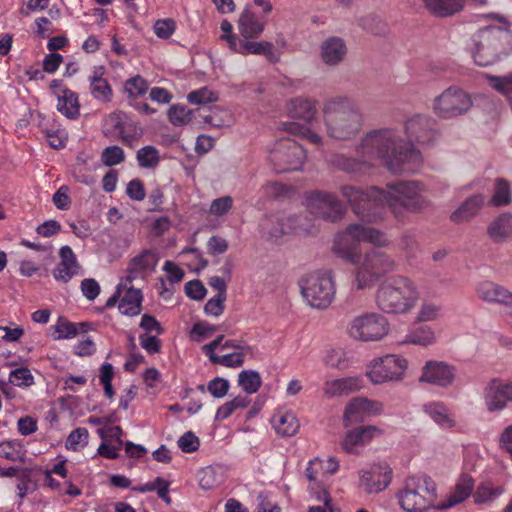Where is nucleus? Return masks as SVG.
Masks as SVG:
<instances>
[{
    "instance_id": "1",
    "label": "nucleus",
    "mask_w": 512,
    "mask_h": 512,
    "mask_svg": "<svg viewBox=\"0 0 512 512\" xmlns=\"http://www.w3.org/2000/svg\"><path fill=\"white\" fill-rule=\"evenodd\" d=\"M422 162L421 152L406 144L399 132L392 128L365 133L355 147V156L335 153L329 159L332 168L355 176L370 175L378 163L395 174L415 173Z\"/></svg>"
},
{
    "instance_id": "2",
    "label": "nucleus",
    "mask_w": 512,
    "mask_h": 512,
    "mask_svg": "<svg viewBox=\"0 0 512 512\" xmlns=\"http://www.w3.org/2000/svg\"><path fill=\"white\" fill-rule=\"evenodd\" d=\"M424 191V185L413 180L387 183L386 189L377 186L367 189L353 185L340 187V193L351 206L353 213L367 223L382 220L387 208L399 220L403 219L402 210H422L428 205Z\"/></svg>"
},
{
    "instance_id": "3",
    "label": "nucleus",
    "mask_w": 512,
    "mask_h": 512,
    "mask_svg": "<svg viewBox=\"0 0 512 512\" xmlns=\"http://www.w3.org/2000/svg\"><path fill=\"white\" fill-rule=\"evenodd\" d=\"M326 133L337 140H350L362 129L363 115L355 102L346 96L333 97L323 105Z\"/></svg>"
},
{
    "instance_id": "4",
    "label": "nucleus",
    "mask_w": 512,
    "mask_h": 512,
    "mask_svg": "<svg viewBox=\"0 0 512 512\" xmlns=\"http://www.w3.org/2000/svg\"><path fill=\"white\" fill-rule=\"evenodd\" d=\"M419 299L414 281L402 275L386 279L376 293L378 308L388 314H406L417 306Z\"/></svg>"
},
{
    "instance_id": "5",
    "label": "nucleus",
    "mask_w": 512,
    "mask_h": 512,
    "mask_svg": "<svg viewBox=\"0 0 512 512\" xmlns=\"http://www.w3.org/2000/svg\"><path fill=\"white\" fill-rule=\"evenodd\" d=\"M396 498L406 512H425L431 508L437 510L436 483L427 475L408 476Z\"/></svg>"
},
{
    "instance_id": "6",
    "label": "nucleus",
    "mask_w": 512,
    "mask_h": 512,
    "mask_svg": "<svg viewBox=\"0 0 512 512\" xmlns=\"http://www.w3.org/2000/svg\"><path fill=\"white\" fill-rule=\"evenodd\" d=\"M511 34L499 26L481 28L473 36V59L479 66L498 62L511 50Z\"/></svg>"
},
{
    "instance_id": "7",
    "label": "nucleus",
    "mask_w": 512,
    "mask_h": 512,
    "mask_svg": "<svg viewBox=\"0 0 512 512\" xmlns=\"http://www.w3.org/2000/svg\"><path fill=\"white\" fill-rule=\"evenodd\" d=\"M301 293L313 308L326 309L335 298V281L330 270H318L301 280Z\"/></svg>"
},
{
    "instance_id": "8",
    "label": "nucleus",
    "mask_w": 512,
    "mask_h": 512,
    "mask_svg": "<svg viewBox=\"0 0 512 512\" xmlns=\"http://www.w3.org/2000/svg\"><path fill=\"white\" fill-rule=\"evenodd\" d=\"M356 283L358 289L372 285L379 278L394 272L397 268L395 259L386 252L371 249L367 251L362 261L357 264Z\"/></svg>"
},
{
    "instance_id": "9",
    "label": "nucleus",
    "mask_w": 512,
    "mask_h": 512,
    "mask_svg": "<svg viewBox=\"0 0 512 512\" xmlns=\"http://www.w3.org/2000/svg\"><path fill=\"white\" fill-rule=\"evenodd\" d=\"M472 106L471 94L458 86H449L437 95L431 104L433 113L444 120L463 116L470 111Z\"/></svg>"
},
{
    "instance_id": "10",
    "label": "nucleus",
    "mask_w": 512,
    "mask_h": 512,
    "mask_svg": "<svg viewBox=\"0 0 512 512\" xmlns=\"http://www.w3.org/2000/svg\"><path fill=\"white\" fill-rule=\"evenodd\" d=\"M305 159V149L291 138L277 140L269 151V160L277 173L300 170Z\"/></svg>"
},
{
    "instance_id": "11",
    "label": "nucleus",
    "mask_w": 512,
    "mask_h": 512,
    "mask_svg": "<svg viewBox=\"0 0 512 512\" xmlns=\"http://www.w3.org/2000/svg\"><path fill=\"white\" fill-rule=\"evenodd\" d=\"M262 230L271 239H279L285 234H310L313 224L307 213L290 215L287 217L270 216L261 223Z\"/></svg>"
},
{
    "instance_id": "12",
    "label": "nucleus",
    "mask_w": 512,
    "mask_h": 512,
    "mask_svg": "<svg viewBox=\"0 0 512 512\" xmlns=\"http://www.w3.org/2000/svg\"><path fill=\"white\" fill-rule=\"evenodd\" d=\"M304 202L310 214L332 222L341 220L346 212L345 205L334 193L328 191L306 192Z\"/></svg>"
},
{
    "instance_id": "13",
    "label": "nucleus",
    "mask_w": 512,
    "mask_h": 512,
    "mask_svg": "<svg viewBox=\"0 0 512 512\" xmlns=\"http://www.w3.org/2000/svg\"><path fill=\"white\" fill-rule=\"evenodd\" d=\"M104 133L120 140L127 147L134 148L138 145L143 135L142 128L123 112L111 113L104 125Z\"/></svg>"
},
{
    "instance_id": "14",
    "label": "nucleus",
    "mask_w": 512,
    "mask_h": 512,
    "mask_svg": "<svg viewBox=\"0 0 512 512\" xmlns=\"http://www.w3.org/2000/svg\"><path fill=\"white\" fill-rule=\"evenodd\" d=\"M389 322L379 313H366L355 317L349 327V335L361 341H378L387 335Z\"/></svg>"
},
{
    "instance_id": "15",
    "label": "nucleus",
    "mask_w": 512,
    "mask_h": 512,
    "mask_svg": "<svg viewBox=\"0 0 512 512\" xmlns=\"http://www.w3.org/2000/svg\"><path fill=\"white\" fill-rule=\"evenodd\" d=\"M407 367L408 363L405 358L387 354L373 359L367 368L366 375L374 384L398 381L402 379Z\"/></svg>"
},
{
    "instance_id": "16",
    "label": "nucleus",
    "mask_w": 512,
    "mask_h": 512,
    "mask_svg": "<svg viewBox=\"0 0 512 512\" xmlns=\"http://www.w3.org/2000/svg\"><path fill=\"white\" fill-rule=\"evenodd\" d=\"M404 128L408 139L407 144L412 147H414L413 142L420 146L433 145L440 136L437 121L429 115L411 116L406 120Z\"/></svg>"
},
{
    "instance_id": "17",
    "label": "nucleus",
    "mask_w": 512,
    "mask_h": 512,
    "mask_svg": "<svg viewBox=\"0 0 512 512\" xmlns=\"http://www.w3.org/2000/svg\"><path fill=\"white\" fill-rule=\"evenodd\" d=\"M392 479L393 470L386 462H379L359 471V486L367 494H377L386 490Z\"/></svg>"
},
{
    "instance_id": "18",
    "label": "nucleus",
    "mask_w": 512,
    "mask_h": 512,
    "mask_svg": "<svg viewBox=\"0 0 512 512\" xmlns=\"http://www.w3.org/2000/svg\"><path fill=\"white\" fill-rule=\"evenodd\" d=\"M158 262L159 254L156 249L142 250L128 261L123 285L127 287L134 280H145L155 271Z\"/></svg>"
},
{
    "instance_id": "19",
    "label": "nucleus",
    "mask_w": 512,
    "mask_h": 512,
    "mask_svg": "<svg viewBox=\"0 0 512 512\" xmlns=\"http://www.w3.org/2000/svg\"><path fill=\"white\" fill-rule=\"evenodd\" d=\"M359 228L350 224L343 232L337 234L333 243V251L347 262L357 265L361 260Z\"/></svg>"
},
{
    "instance_id": "20",
    "label": "nucleus",
    "mask_w": 512,
    "mask_h": 512,
    "mask_svg": "<svg viewBox=\"0 0 512 512\" xmlns=\"http://www.w3.org/2000/svg\"><path fill=\"white\" fill-rule=\"evenodd\" d=\"M484 402L489 412L504 410L512 402V380L492 379L485 388Z\"/></svg>"
},
{
    "instance_id": "21",
    "label": "nucleus",
    "mask_w": 512,
    "mask_h": 512,
    "mask_svg": "<svg viewBox=\"0 0 512 512\" xmlns=\"http://www.w3.org/2000/svg\"><path fill=\"white\" fill-rule=\"evenodd\" d=\"M382 410L383 404L381 402L357 397L346 406L344 421L346 425L363 422L369 416L380 414Z\"/></svg>"
},
{
    "instance_id": "22",
    "label": "nucleus",
    "mask_w": 512,
    "mask_h": 512,
    "mask_svg": "<svg viewBox=\"0 0 512 512\" xmlns=\"http://www.w3.org/2000/svg\"><path fill=\"white\" fill-rule=\"evenodd\" d=\"M456 369L442 361H428L423 367L420 381L439 387L450 386L455 379Z\"/></svg>"
},
{
    "instance_id": "23",
    "label": "nucleus",
    "mask_w": 512,
    "mask_h": 512,
    "mask_svg": "<svg viewBox=\"0 0 512 512\" xmlns=\"http://www.w3.org/2000/svg\"><path fill=\"white\" fill-rule=\"evenodd\" d=\"M60 261L52 270L53 278L62 283H68L74 276L78 275L81 270L76 254L68 245L59 249Z\"/></svg>"
},
{
    "instance_id": "24",
    "label": "nucleus",
    "mask_w": 512,
    "mask_h": 512,
    "mask_svg": "<svg viewBox=\"0 0 512 512\" xmlns=\"http://www.w3.org/2000/svg\"><path fill=\"white\" fill-rule=\"evenodd\" d=\"M478 296L490 303H499L507 314L512 316V293L492 281H484L477 287Z\"/></svg>"
},
{
    "instance_id": "25",
    "label": "nucleus",
    "mask_w": 512,
    "mask_h": 512,
    "mask_svg": "<svg viewBox=\"0 0 512 512\" xmlns=\"http://www.w3.org/2000/svg\"><path fill=\"white\" fill-rule=\"evenodd\" d=\"M105 68L96 66L88 76L89 92L91 96L100 103H109L113 98V90L106 78Z\"/></svg>"
},
{
    "instance_id": "26",
    "label": "nucleus",
    "mask_w": 512,
    "mask_h": 512,
    "mask_svg": "<svg viewBox=\"0 0 512 512\" xmlns=\"http://www.w3.org/2000/svg\"><path fill=\"white\" fill-rule=\"evenodd\" d=\"M267 24V17L245 8L239 18L238 28L245 39H254L261 35Z\"/></svg>"
},
{
    "instance_id": "27",
    "label": "nucleus",
    "mask_w": 512,
    "mask_h": 512,
    "mask_svg": "<svg viewBox=\"0 0 512 512\" xmlns=\"http://www.w3.org/2000/svg\"><path fill=\"white\" fill-rule=\"evenodd\" d=\"M475 481L469 474L460 475L454 490L450 493L446 501L437 505V510H446L465 501L472 493Z\"/></svg>"
},
{
    "instance_id": "28",
    "label": "nucleus",
    "mask_w": 512,
    "mask_h": 512,
    "mask_svg": "<svg viewBox=\"0 0 512 512\" xmlns=\"http://www.w3.org/2000/svg\"><path fill=\"white\" fill-rule=\"evenodd\" d=\"M320 51L325 64L336 66L344 60L347 54V46L342 38L332 36L323 41Z\"/></svg>"
},
{
    "instance_id": "29",
    "label": "nucleus",
    "mask_w": 512,
    "mask_h": 512,
    "mask_svg": "<svg viewBox=\"0 0 512 512\" xmlns=\"http://www.w3.org/2000/svg\"><path fill=\"white\" fill-rule=\"evenodd\" d=\"M363 387V379L359 376L345 377L325 382L323 391L328 397L348 395Z\"/></svg>"
},
{
    "instance_id": "30",
    "label": "nucleus",
    "mask_w": 512,
    "mask_h": 512,
    "mask_svg": "<svg viewBox=\"0 0 512 512\" xmlns=\"http://www.w3.org/2000/svg\"><path fill=\"white\" fill-rule=\"evenodd\" d=\"M224 37L227 39L228 47L233 52L243 55H263L264 52L269 51L271 46V42L248 41V39L242 40L237 35H225Z\"/></svg>"
},
{
    "instance_id": "31",
    "label": "nucleus",
    "mask_w": 512,
    "mask_h": 512,
    "mask_svg": "<svg viewBox=\"0 0 512 512\" xmlns=\"http://www.w3.org/2000/svg\"><path fill=\"white\" fill-rule=\"evenodd\" d=\"M316 105L317 102L314 99L296 97L288 102L287 112L292 118H298L306 122H310L316 115Z\"/></svg>"
},
{
    "instance_id": "32",
    "label": "nucleus",
    "mask_w": 512,
    "mask_h": 512,
    "mask_svg": "<svg viewBox=\"0 0 512 512\" xmlns=\"http://www.w3.org/2000/svg\"><path fill=\"white\" fill-rule=\"evenodd\" d=\"M430 14L444 18L459 13L467 0H421Z\"/></svg>"
},
{
    "instance_id": "33",
    "label": "nucleus",
    "mask_w": 512,
    "mask_h": 512,
    "mask_svg": "<svg viewBox=\"0 0 512 512\" xmlns=\"http://www.w3.org/2000/svg\"><path fill=\"white\" fill-rule=\"evenodd\" d=\"M493 242L500 243L512 236V214L503 213L496 217L487 228Z\"/></svg>"
},
{
    "instance_id": "34",
    "label": "nucleus",
    "mask_w": 512,
    "mask_h": 512,
    "mask_svg": "<svg viewBox=\"0 0 512 512\" xmlns=\"http://www.w3.org/2000/svg\"><path fill=\"white\" fill-rule=\"evenodd\" d=\"M40 128L52 148L62 149L65 147L68 138L67 131L54 119H44L40 123Z\"/></svg>"
},
{
    "instance_id": "35",
    "label": "nucleus",
    "mask_w": 512,
    "mask_h": 512,
    "mask_svg": "<svg viewBox=\"0 0 512 512\" xmlns=\"http://www.w3.org/2000/svg\"><path fill=\"white\" fill-rule=\"evenodd\" d=\"M378 431L375 426H361L349 431L343 441V448L348 453H353L355 447L368 443Z\"/></svg>"
},
{
    "instance_id": "36",
    "label": "nucleus",
    "mask_w": 512,
    "mask_h": 512,
    "mask_svg": "<svg viewBox=\"0 0 512 512\" xmlns=\"http://www.w3.org/2000/svg\"><path fill=\"white\" fill-rule=\"evenodd\" d=\"M423 411L442 428H452L455 421L443 402L433 401L423 405Z\"/></svg>"
},
{
    "instance_id": "37",
    "label": "nucleus",
    "mask_w": 512,
    "mask_h": 512,
    "mask_svg": "<svg viewBox=\"0 0 512 512\" xmlns=\"http://www.w3.org/2000/svg\"><path fill=\"white\" fill-rule=\"evenodd\" d=\"M484 196L481 194L468 198L458 209L451 214V220L455 223L469 221L475 216L484 204Z\"/></svg>"
},
{
    "instance_id": "38",
    "label": "nucleus",
    "mask_w": 512,
    "mask_h": 512,
    "mask_svg": "<svg viewBox=\"0 0 512 512\" xmlns=\"http://www.w3.org/2000/svg\"><path fill=\"white\" fill-rule=\"evenodd\" d=\"M142 301L143 294L141 289L134 288L133 286L127 287L119 303V310L124 315L136 316L141 312Z\"/></svg>"
},
{
    "instance_id": "39",
    "label": "nucleus",
    "mask_w": 512,
    "mask_h": 512,
    "mask_svg": "<svg viewBox=\"0 0 512 512\" xmlns=\"http://www.w3.org/2000/svg\"><path fill=\"white\" fill-rule=\"evenodd\" d=\"M272 425L278 435L291 437L299 429V422L296 416L290 412L277 413L272 418Z\"/></svg>"
},
{
    "instance_id": "40",
    "label": "nucleus",
    "mask_w": 512,
    "mask_h": 512,
    "mask_svg": "<svg viewBox=\"0 0 512 512\" xmlns=\"http://www.w3.org/2000/svg\"><path fill=\"white\" fill-rule=\"evenodd\" d=\"M57 110L69 119H76L80 114L78 94L70 89H64L58 97Z\"/></svg>"
},
{
    "instance_id": "41",
    "label": "nucleus",
    "mask_w": 512,
    "mask_h": 512,
    "mask_svg": "<svg viewBox=\"0 0 512 512\" xmlns=\"http://www.w3.org/2000/svg\"><path fill=\"white\" fill-rule=\"evenodd\" d=\"M485 78L495 91L506 98L512 108V72L504 76L485 74Z\"/></svg>"
},
{
    "instance_id": "42",
    "label": "nucleus",
    "mask_w": 512,
    "mask_h": 512,
    "mask_svg": "<svg viewBox=\"0 0 512 512\" xmlns=\"http://www.w3.org/2000/svg\"><path fill=\"white\" fill-rule=\"evenodd\" d=\"M25 450L18 440H6L0 442V457L11 462H24Z\"/></svg>"
},
{
    "instance_id": "43",
    "label": "nucleus",
    "mask_w": 512,
    "mask_h": 512,
    "mask_svg": "<svg viewBox=\"0 0 512 512\" xmlns=\"http://www.w3.org/2000/svg\"><path fill=\"white\" fill-rule=\"evenodd\" d=\"M359 228V236L362 242L371 243L377 247H387L390 244V241L387 235L373 227L364 226L361 224H357Z\"/></svg>"
},
{
    "instance_id": "44",
    "label": "nucleus",
    "mask_w": 512,
    "mask_h": 512,
    "mask_svg": "<svg viewBox=\"0 0 512 512\" xmlns=\"http://www.w3.org/2000/svg\"><path fill=\"white\" fill-rule=\"evenodd\" d=\"M250 404V400L248 397L243 395H238L233 398L231 401H228L221 405L215 414V421H223L229 418L234 412L239 409H244L248 407Z\"/></svg>"
},
{
    "instance_id": "45",
    "label": "nucleus",
    "mask_w": 512,
    "mask_h": 512,
    "mask_svg": "<svg viewBox=\"0 0 512 512\" xmlns=\"http://www.w3.org/2000/svg\"><path fill=\"white\" fill-rule=\"evenodd\" d=\"M282 129H283V131H285L291 135L306 138L312 144H315V145L321 144V140H322L321 136L318 135L317 133L311 131V129L304 124H300V123L294 122V121L284 122L282 124Z\"/></svg>"
},
{
    "instance_id": "46",
    "label": "nucleus",
    "mask_w": 512,
    "mask_h": 512,
    "mask_svg": "<svg viewBox=\"0 0 512 512\" xmlns=\"http://www.w3.org/2000/svg\"><path fill=\"white\" fill-rule=\"evenodd\" d=\"M434 341V331L429 326H419L406 335L404 343L428 346Z\"/></svg>"
},
{
    "instance_id": "47",
    "label": "nucleus",
    "mask_w": 512,
    "mask_h": 512,
    "mask_svg": "<svg viewBox=\"0 0 512 512\" xmlns=\"http://www.w3.org/2000/svg\"><path fill=\"white\" fill-rule=\"evenodd\" d=\"M197 111L184 105H173L168 110V119L175 126L186 125L192 121Z\"/></svg>"
},
{
    "instance_id": "48",
    "label": "nucleus",
    "mask_w": 512,
    "mask_h": 512,
    "mask_svg": "<svg viewBox=\"0 0 512 512\" xmlns=\"http://www.w3.org/2000/svg\"><path fill=\"white\" fill-rule=\"evenodd\" d=\"M149 83L140 75L127 79L124 83V93L130 99H137L147 93Z\"/></svg>"
},
{
    "instance_id": "49",
    "label": "nucleus",
    "mask_w": 512,
    "mask_h": 512,
    "mask_svg": "<svg viewBox=\"0 0 512 512\" xmlns=\"http://www.w3.org/2000/svg\"><path fill=\"white\" fill-rule=\"evenodd\" d=\"M238 383L246 393L253 394L261 387L262 380L257 371L243 370L239 373Z\"/></svg>"
},
{
    "instance_id": "50",
    "label": "nucleus",
    "mask_w": 512,
    "mask_h": 512,
    "mask_svg": "<svg viewBox=\"0 0 512 512\" xmlns=\"http://www.w3.org/2000/svg\"><path fill=\"white\" fill-rule=\"evenodd\" d=\"M218 330L219 326L210 324L207 321H198L193 324L189 337L193 342H202Z\"/></svg>"
},
{
    "instance_id": "51",
    "label": "nucleus",
    "mask_w": 512,
    "mask_h": 512,
    "mask_svg": "<svg viewBox=\"0 0 512 512\" xmlns=\"http://www.w3.org/2000/svg\"><path fill=\"white\" fill-rule=\"evenodd\" d=\"M137 161L142 168H154L160 161L159 151L151 145L137 151Z\"/></svg>"
},
{
    "instance_id": "52",
    "label": "nucleus",
    "mask_w": 512,
    "mask_h": 512,
    "mask_svg": "<svg viewBox=\"0 0 512 512\" xmlns=\"http://www.w3.org/2000/svg\"><path fill=\"white\" fill-rule=\"evenodd\" d=\"M219 95L217 92L210 90L208 87H202L191 91L187 95V100L191 104L205 105L208 103L217 102Z\"/></svg>"
},
{
    "instance_id": "53",
    "label": "nucleus",
    "mask_w": 512,
    "mask_h": 512,
    "mask_svg": "<svg viewBox=\"0 0 512 512\" xmlns=\"http://www.w3.org/2000/svg\"><path fill=\"white\" fill-rule=\"evenodd\" d=\"M503 493L502 487H492L490 484L482 483L474 493V500L476 503L482 504L494 500Z\"/></svg>"
},
{
    "instance_id": "54",
    "label": "nucleus",
    "mask_w": 512,
    "mask_h": 512,
    "mask_svg": "<svg viewBox=\"0 0 512 512\" xmlns=\"http://www.w3.org/2000/svg\"><path fill=\"white\" fill-rule=\"evenodd\" d=\"M511 201V191L509 183L504 179H497L495 183V193L491 199L494 206H505Z\"/></svg>"
},
{
    "instance_id": "55",
    "label": "nucleus",
    "mask_w": 512,
    "mask_h": 512,
    "mask_svg": "<svg viewBox=\"0 0 512 512\" xmlns=\"http://www.w3.org/2000/svg\"><path fill=\"white\" fill-rule=\"evenodd\" d=\"M89 432L84 427H78L71 431L66 440V447L78 451L88 443Z\"/></svg>"
},
{
    "instance_id": "56",
    "label": "nucleus",
    "mask_w": 512,
    "mask_h": 512,
    "mask_svg": "<svg viewBox=\"0 0 512 512\" xmlns=\"http://www.w3.org/2000/svg\"><path fill=\"white\" fill-rule=\"evenodd\" d=\"M125 159L124 151L119 146L106 147L101 153V160L105 166L111 167L120 164Z\"/></svg>"
},
{
    "instance_id": "57",
    "label": "nucleus",
    "mask_w": 512,
    "mask_h": 512,
    "mask_svg": "<svg viewBox=\"0 0 512 512\" xmlns=\"http://www.w3.org/2000/svg\"><path fill=\"white\" fill-rule=\"evenodd\" d=\"M9 381L18 387H29L34 384V377L27 367H21L10 372Z\"/></svg>"
},
{
    "instance_id": "58",
    "label": "nucleus",
    "mask_w": 512,
    "mask_h": 512,
    "mask_svg": "<svg viewBox=\"0 0 512 512\" xmlns=\"http://www.w3.org/2000/svg\"><path fill=\"white\" fill-rule=\"evenodd\" d=\"M245 352H234L226 355L211 356V363L229 368L241 367L244 363Z\"/></svg>"
},
{
    "instance_id": "59",
    "label": "nucleus",
    "mask_w": 512,
    "mask_h": 512,
    "mask_svg": "<svg viewBox=\"0 0 512 512\" xmlns=\"http://www.w3.org/2000/svg\"><path fill=\"white\" fill-rule=\"evenodd\" d=\"M233 198L231 196H222L214 199L209 207V214L221 217L226 215L233 207Z\"/></svg>"
},
{
    "instance_id": "60",
    "label": "nucleus",
    "mask_w": 512,
    "mask_h": 512,
    "mask_svg": "<svg viewBox=\"0 0 512 512\" xmlns=\"http://www.w3.org/2000/svg\"><path fill=\"white\" fill-rule=\"evenodd\" d=\"M441 310L440 305L425 301L419 309L417 320L420 322L434 321L440 316Z\"/></svg>"
},
{
    "instance_id": "61",
    "label": "nucleus",
    "mask_w": 512,
    "mask_h": 512,
    "mask_svg": "<svg viewBox=\"0 0 512 512\" xmlns=\"http://www.w3.org/2000/svg\"><path fill=\"white\" fill-rule=\"evenodd\" d=\"M229 387L228 380L216 377L208 382L207 390L213 397L223 398L228 393Z\"/></svg>"
},
{
    "instance_id": "62",
    "label": "nucleus",
    "mask_w": 512,
    "mask_h": 512,
    "mask_svg": "<svg viewBox=\"0 0 512 512\" xmlns=\"http://www.w3.org/2000/svg\"><path fill=\"white\" fill-rule=\"evenodd\" d=\"M225 301H226V296L215 295L214 297L209 299L207 301V303L205 304V306H204L205 314H207L209 316L219 317L224 312Z\"/></svg>"
},
{
    "instance_id": "63",
    "label": "nucleus",
    "mask_w": 512,
    "mask_h": 512,
    "mask_svg": "<svg viewBox=\"0 0 512 512\" xmlns=\"http://www.w3.org/2000/svg\"><path fill=\"white\" fill-rule=\"evenodd\" d=\"M57 339H70L78 334V329L75 323L66 319L60 318L56 324Z\"/></svg>"
},
{
    "instance_id": "64",
    "label": "nucleus",
    "mask_w": 512,
    "mask_h": 512,
    "mask_svg": "<svg viewBox=\"0 0 512 512\" xmlns=\"http://www.w3.org/2000/svg\"><path fill=\"white\" fill-rule=\"evenodd\" d=\"M199 439L191 431L185 432L178 440V446L184 453H193L199 448Z\"/></svg>"
}]
</instances>
